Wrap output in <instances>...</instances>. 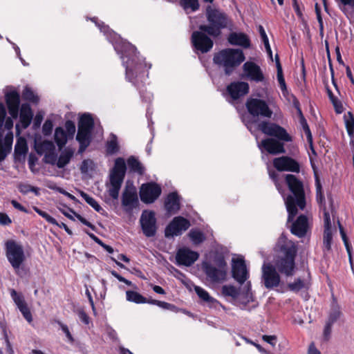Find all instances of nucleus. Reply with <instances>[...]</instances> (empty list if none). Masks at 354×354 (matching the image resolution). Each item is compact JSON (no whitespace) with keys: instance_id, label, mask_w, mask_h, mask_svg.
Instances as JSON below:
<instances>
[{"instance_id":"nucleus-1","label":"nucleus","mask_w":354,"mask_h":354,"mask_svg":"<svg viewBox=\"0 0 354 354\" xmlns=\"http://www.w3.org/2000/svg\"><path fill=\"white\" fill-rule=\"evenodd\" d=\"M285 183L292 194L286 197L285 203L288 213V222L292 221L297 214L299 207L304 209L306 207V196L303 182L293 174L285 176Z\"/></svg>"},{"instance_id":"nucleus-2","label":"nucleus","mask_w":354,"mask_h":354,"mask_svg":"<svg viewBox=\"0 0 354 354\" xmlns=\"http://www.w3.org/2000/svg\"><path fill=\"white\" fill-rule=\"evenodd\" d=\"M278 246L279 254L274 266L281 274L286 277L292 276L296 268L297 245L292 241L284 240L282 243L279 241Z\"/></svg>"},{"instance_id":"nucleus-3","label":"nucleus","mask_w":354,"mask_h":354,"mask_svg":"<svg viewBox=\"0 0 354 354\" xmlns=\"http://www.w3.org/2000/svg\"><path fill=\"white\" fill-rule=\"evenodd\" d=\"M245 55L241 49L225 48L215 53L213 62L222 68L226 75H230L242 62Z\"/></svg>"},{"instance_id":"nucleus-4","label":"nucleus","mask_w":354,"mask_h":354,"mask_svg":"<svg viewBox=\"0 0 354 354\" xmlns=\"http://www.w3.org/2000/svg\"><path fill=\"white\" fill-rule=\"evenodd\" d=\"M205 15L208 24L200 25L198 28L213 37H219L222 29L227 28L230 24V20L225 13L212 8L210 6L206 8Z\"/></svg>"},{"instance_id":"nucleus-5","label":"nucleus","mask_w":354,"mask_h":354,"mask_svg":"<svg viewBox=\"0 0 354 354\" xmlns=\"http://www.w3.org/2000/svg\"><path fill=\"white\" fill-rule=\"evenodd\" d=\"M127 171V165L123 158H118L115 160L114 165L110 171L109 181L110 187L108 190L109 196L114 200H117L119 192L124 181Z\"/></svg>"},{"instance_id":"nucleus-6","label":"nucleus","mask_w":354,"mask_h":354,"mask_svg":"<svg viewBox=\"0 0 354 354\" xmlns=\"http://www.w3.org/2000/svg\"><path fill=\"white\" fill-rule=\"evenodd\" d=\"M202 268L208 281L220 283L225 281L227 276V263L223 258L218 260V267L209 262H203Z\"/></svg>"},{"instance_id":"nucleus-7","label":"nucleus","mask_w":354,"mask_h":354,"mask_svg":"<svg viewBox=\"0 0 354 354\" xmlns=\"http://www.w3.org/2000/svg\"><path fill=\"white\" fill-rule=\"evenodd\" d=\"M6 257L15 270L19 269L25 260L23 246L14 240L5 243Z\"/></svg>"},{"instance_id":"nucleus-8","label":"nucleus","mask_w":354,"mask_h":354,"mask_svg":"<svg viewBox=\"0 0 354 354\" xmlns=\"http://www.w3.org/2000/svg\"><path fill=\"white\" fill-rule=\"evenodd\" d=\"M258 129L266 135L277 138L279 140L283 142L292 141V137L288 133L287 131L277 124L262 121L259 123Z\"/></svg>"},{"instance_id":"nucleus-9","label":"nucleus","mask_w":354,"mask_h":354,"mask_svg":"<svg viewBox=\"0 0 354 354\" xmlns=\"http://www.w3.org/2000/svg\"><path fill=\"white\" fill-rule=\"evenodd\" d=\"M248 113L253 117H263L270 118L272 111L270 109L267 102L258 98H249L245 103Z\"/></svg>"},{"instance_id":"nucleus-10","label":"nucleus","mask_w":354,"mask_h":354,"mask_svg":"<svg viewBox=\"0 0 354 354\" xmlns=\"http://www.w3.org/2000/svg\"><path fill=\"white\" fill-rule=\"evenodd\" d=\"M261 270V282L267 289H272L279 286L281 277L274 265L265 263Z\"/></svg>"},{"instance_id":"nucleus-11","label":"nucleus","mask_w":354,"mask_h":354,"mask_svg":"<svg viewBox=\"0 0 354 354\" xmlns=\"http://www.w3.org/2000/svg\"><path fill=\"white\" fill-rule=\"evenodd\" d=\"M156 214L153 211L144 210L140 218V223L143 234L147 237L154 236L157 232Z\"/></svg>"},{"instance_id":"nucleus-12","label":"nucleus","mask_w":354,"mask_h":354,"mask_svg":"<svg viewBox=\"0 0 354 354\" xmlns=\"http://www.w3.org/2000/svg\"><path fill=\"white\" fill-rule=\"evenodd\" d=\"M205 33L206 32L199 30L198 31H194L191 37L193 46L196 50L202 53L209 52L214 45L212 39Z\"/></svg>"},{"instance_id":"nucleus-13","label":"nucleus","mask_w":354,"mask_h":354,"mask_svg":"<svg viewBox=\"0 0 354 354\" xmlns=\"http://www.w3.org/2000/svg\"><path fill=\"white\" fill-rule=\"evenodd\" d=\"M190 227V222L183 216H176L168 224L165 230V236L167 238L174 237L182 234Z\"/></svg>"},{"instance_id":"nucleus-14","label":"nucleus","mask_w":354,"mask_h":354,"mask_svg":"<svg viewBox=\"0 0 354 354\" xmlns=\"http://www.w3.org/2000/svg\"><path fill=\"white\" fill-rule=\"evenodd\" d=\"M161 187L156 183H147L142 184L140 189L141 201L150 204L153 203L161 194Z\"/></svg>"},{"instance_id":"nucleus-15","label":"nucleus","mask_w":354,"mask_h":354,"mask_svg":"<svg viewBox=\"0 0 354 354\" xmlns=\"http://www.w3.org/2000/svg\"><path fill=\"white\" fill-rule=\"evenodd\" d=\"M273 166L279 171H290L299 173L300 165L295 159L289 156H281L273 160Z\"/></svg>"},{"instance_id":"nucleus-16","label":"nucleus","mask_w":354,"mask_h":354,"mask_svg":"<svg viewBox=\"0 0 354 354\" xmlns=\"http://www.w3.org/2000/svg\"><path fill=\"white\" fill-rule=\"evenodd\" d=\"M139 205L136 188L131 185H127L122 195V205L126 212H131Z\"/></svg>"},{"instance_id":"nucleus-17","label":"nucleus","mask_w":354,"mask_h":354,"mask_svg":"<svg viewBox=\"0 0 354 354\" xmlns=\"http://www.w3.org/2000/svg\"><path fill=\"white\" fill-rule=\"evenodd\" d=\"M243 70L245 73L247 78L251 81L262 82L265 80L260 66L252 62H245L243 66Z\"/></svg>"},{"instance_id":"nucleus-18","label":"nucleus","mask_w":354,"mask_h":354,"mask_svg":"<svg viewBox=\"0 0 354 354\" xmlns=\"http://www.w3.org/2000/svg\"><path fill=\"white\" fill-rule=\"evenodd\" d=\"M198 257L196 252L184 248L178 250L176 260L178 265L190 266L198 259Z\"/></svg>"},{"instance_id":"nucleus-19","label":"nucleus","mask_w":354,"mask_h":354,"mask_svg":"<svg viewBox=\"0 0 354 354\" xmlns=\"http://www.w3.org/2000/svg\"><path fill=\"white\" fill-rule=\"evenodd\" d=\"M232 277L241 285L248 278V272L244 260L236 259L232 268Z\"/></svg>"},{"instance_id":"nucleus-20","label":"nucleus","mask_w":354,"mask_h":354,"mask_svg":"<svg viewBox=\"0 0 354 354\" xmlns=\"http://www.w3.org/2000/svg\"><path fill=\"white\" fill-rule=\"evenodd\" d=\"M5 100L9 114L15 119L17 118L20 104L19 93L16 91L8 92L5 95Z\"/></svg>"},{"instance_id":"nucleus-21","label":"nucleus","mask_w":354,"mask_h":354,"mask_svg":"<svg viewBox=\"0 0 354 354\" xmlns=\"http://www.w3.org/2000/svg\"><path fill=\"white\" fill-rule=\"evenodd\" d=\"M249 84L245 82H234L227 86V92L233 100H237L249 92Z\"/></svg>"},{"instance_id":"nucleus-22","label":"nucleus","mask_w":354,"mask_h":354,"mask_svg":"<svg viewBox=\"0 0 354 354\" xmlns=\"http://www.w3.org/2000/svg\"><path fill=\"white\" fill-rule=\"evenodd\" d=\"M308 228V221L307 216L301 214L297 220L292 223L290 232L299 238L304 237L307 233Z\"/></svg>"},{"instance_id":"nucleus-23","label":"nucleus","mask_w":354,"mask_h":354,"mask_svg":"<svg viewBox=\"0 0 354 354\" xmlns=\"http://www.w3.org/2000/svg\"><path fill=\"white\" fill-rule=\"evenodd\" d=\"M273 138H266L261 141V147L269 153L272 155L284 153L286 152L283 143Z\"/></svg>"},{"instance_id":"nucleus-24","label":"nucleus","mask_w":354,"mask_h":354,"mask_svg":"<svg viewBox=\"0 0 354 354\" xmlns=\"http://www.w3.org/2000/svg\"><path fill=\"white\" fill-rule=\"evenodd\" d=\"M165 208L168 214H176L180 208V197L176 192L169 193L165 200Z\"/></svg>"},{"instance_id":"nucleus-25","label":"nucleus","mask_w":354,"mask_h":354,"mask_svg":"<svg viewBox=\"0 0 354 354\" xmlns=\"http://www.w3.org/2000/svg\"><path fill=\"white\" fill-rule=\"evenodd\" d=\"M228 41L232 45L240 46L245 48L250 46V40L247 35L243 32H232L228 37Z\"/></svg>"},{"instance_id":"nucleus-26","label":"nucleus","mask_w":354,"mask_h":354,"mask_svg":"<svg viewBox=\"0 0 354 354\" xmlns=\"http://www.w3.org/2000/svg\"><path fill=\"white\" fill-rule=\"evenodd\" d=\"M33 113L28 104H23L20 110V122L24 129H26L30 124Z\"/></svg>"},{"instance_id":"nucleus-27","label":"nucleus","mask_w":354,"mask_h":354,"mask_svg":"<svg viewBox=\"0 0 354 354\" xmlns=\"http://www.w3.org/2000/svg\"><path fill=\"white\" fill-rule=\"evenodd\" d=\"M333 302L330 305V312L328 313V317L326 320L327 322L333 324L337 320L341 317L342 313L341 311L340 306L337 304V300L334 297H333Z\"/></svg>"},{"instance_id":"nucleus-28","label":"nucleus","mask_w":354,"mask_h":354,"mask_svg":"<svg viewBox=\"0 0 354 354\" xmlns=\"http://www.w3.org/2000/svg\"><path fill=\"white\" fill-rule=\"evenodd\" d=\"M94 127V120L89 113L82 114L78 122V129L92 131Z\"/></svg>"},{"instance_id":"nucleus-29","label":"nucleus","mask_w":354,"mask_h":354,"mask_svg":"<svg viewBox=\"0 0 354 354\" xmlns=\"http://www.w3.org/2000/svg\"><path fill=\"white\" fill-rule=\"evenodd\" d=\"M73 153L74 151L71 149H65L64 151H62L59 155V157L58 158V160H57V167L59 169L64 168L70 162Z\"/></svg>"},{"instance_id":"nucleus-30","label":"nucleus","mask_w":354,"mask_h":354,"mask_svg":"<svg viewBox=\"0 0 354 354\" xmlns=\"http://www.w3.org/2000/svg\"><path fill=\"white\" fill-rule=\"evenodd\" d=\"M55 141L57 145L59 147V149L61 150L67 142V134L62 127H57L55 131Z\"/></svg>"},{"instance_id":"nucleus-31","label":"nucleus","mask_w":354,"mask_h":354,"mask_svg":"<svg viewBox=\"0 0 354 354\" xmlns=\"http://www.w3.org/2000/svg\"><path fill=\"white\" fill-rule=\"evenodd\" d=\"M28 151L26 140L20 137L17 139L15 146V158H19L21 156H24Z\"/></svg>"},{"instance_id":"nucleus-32","label":"nucleus","mask_w":354,"mask_h":354,"mask_svg":"<svg viewBox=\"0 0 354 354\" xmlns=\"http://www.w3.org/2000/svg\"><path fill=\"white\" fill-rule=\"evenodd\" d=\"M127 164L131 171L142 175L145 172V167L142 163L134 156H131L127 160Z\"/></svg>"},{"instance_id":"nucleus-33","label":"nucleus","mask_w":354,"mask_h":354,"mask_svg":"<svg viewBox=\"0 0 354 354\" xmlns=\"http://www.w3.org/2000/svg\"><path fill=\"white\" fill-rule=\"evenodd\" d=\"M194 290L198 297L202 299L203 301L206 302L209 305H214V304L218 303L216 299L212 297L209 293L203 288L199 286H195Z\"/></svg>"},{"instance_id":"nucleus-34","label":"nucleus","mask_w":354,"mask_h":354,"mask_svg":"<svg viewBox=\"0 0 354 354\" xmlns=\"http://www.w3.org/2000/svg\"><path fill=\"white\" fill-rule=\"evenodd\" d=\"M310 283L308 282H305L304 280L300 278H297L295 280L293 283H290L288 284V288L292 292H297L299 290L305 288L308 289Z\"/></svg>"},{"instance_id":"nucleus-35","label":"nucleus","mask_w":354,"mask_h":354,"mask_svg":"<svg viewBox=\"0 0 354 354\" xmlns=\"http://www.w3.org/2000/svg\"><path fill=\"white\" fill-rule=\"evenodd\" d=\"M36 151L39 154L50 153L55 151V145L51 141L44 140L36 147Z\"/></svg>"},{"instance_id":"nucleus-36","label":"nucleus","mask_w":354,"mask_h":354,"mask_svg":"<svg viewBox=\"0 0 354 354\" xmlns=\"http://www.w3.org/2000/svg\"><path fill=\"white\" fill-rule=\"evenodd\" d=\"M315 187H316V199L319 204L326 206L325 198L322 190V185L319 177L315 176Z\"/></svg>"},{"instance_id":"nucleus-37","label":"nucleus","mask_w":354,"mask_h":354,"mask_svg":"<svg viewBox=\"0 0 354 354\" xmlns=\"http://www.w3.org/2000/svg\"><path fill=\"white\" fill-rule=\"evenodd\" d=\"M106 152L109 154H115L119 151V146L118 143L117 136L114 134L111 135L110 140L107 141L106 145Z\"/></svg>"},{"instance_id":"nucleus-38","label":"nucleus","mask_w":354,"mask_h":354,"mask_svg":"<svg viewBox=\"0 0 354 354\" xmlns=\"http://www.w3.org/2000/svg\"><path fill=\"white\" fill-rule=\"evenodd\" d=\"M126 295L127 299L129 301L136 304H145L147 302V299L137 292L128 290L126 292Z\"/></svg>"},{"instance_id":"nucleus-39","label":"nucleus","mask_w":354,"mask_h":354,"mask_svg":"<svg viewBox=\"0 0 354 354\" xmlns=\"http://www.w3.org/2000/svg\"><path fill=\"white\" fill-rule=\"evenodd\" d=\"M80 196L85 200V201L91 205L96 212H101V211L103 210V209L101 207V206L98 204V203L91 196H90L88 194L85 193L83 191H81L80 192Z\"/></svg>"},{"instance_id":"nucleus-40","label":"nucleus","mask_w":354,"mask_h":354,"mask_svg":"<svg viewBox=\"0 0 354 354\" xmlns=\"http://www.w3.org/2000/svg\"><path fill=\"white\" fill-rule=\"evenodd\" d=\"M76 140L78 141V142L91 143V131L78 129Z\"/></svg>"},{"instance_id":"nucleus-41","label":"nucleus","mask_w":354,"mask_h":354,"mask_svg":"<svg viewBox=\"0 0 354 354\" xmlns=\"http://www.w3.org/2000/svg\"><path fill=\"white\" fill-rule=\"evenodd\" d=\"M345 125L349 136L353 137L354 133V116L351 112L344 116Z\"/></svg>"},{"instance_id":"nucleus-42","label":"nucleus","mask_w":354,"mask_h":354,"mask_svg":"<svg viewBox=\"0 0 354 354\" xmlns=\"http://www.w3.org/2000/svg\"><path fill=\"white\" fill-rule=\"evenodd\" d=\"M332 233L330 229H325L323 236L324 251H330L331 250Z\"/></svg>"},{"instance_id":"nucleus-43","label":"nucleus","mask_w":354,"mask_h":354,"mask_svg":"<svg viewBox=\"0 0 354 354\" xmlns=\"http://www.w3.org/2000/svg\"><path fill=\"white\" fill-rule=\"evenodd\" d=\"M258 30H259V34L261 35V37L262 39V41L263 42V44L265 46V48L266 49V51H267L268 55L270 56V57L271 59H272V53L271 48L270 46L268 38L267 37L266 31L261 25H259L258 26Z\"/></svg>"},{"instance_id":"nucleus-44","label":"nucleus","mask_w":354,"mask_h":354,"mask_svg":"<svg viewBox=\"0 0 354 354\" xmlns=\"http://www.w3.org/2000/svg\"><path fill=\"white\" fill-rule=\"evenodd\" d=\"M22 97L24 100H28L30 102L37 104L39 102V97L36 95L32 89L28 86H26L23 93Z\"/></svg>"},{"instance_id":"nucleus-45","label":"nucleus","mask_w":354,"mask_h":354,"mask_svg":"<svg viewBox=\"0 0 354 354\" xmlns=\"http://www.w3.org/2000/svg\"><path fill=\"white\" fill-rule=\"evenodd\" d=\"M277 77V80H278V82H279V84L280 88H281V91L283 93V95L285 97H287V95L289 93H288V89H287V86H286V82H285V79L283 77L282 68L278 67Z\"/></svg>"},{"instance_id":"nucleus-46","label":"nucleus","mask_w":354,"mask_h":354,"mask_svg":"<svg viewBox=\"0 0 354 354\" xmlns=\"http://www.w3.org/2000/svg\"><path fill=\"white\" fill-rule=\"evenodd\" d=\"M189 236L195 244H200L205 239L204 234L198 230H192L189 232Z\"/></svg>"},{"instance_id":"nucleus-47","label":"nucleus","mask_w":354,"mask_h":354,"mask_svg":"<svg viewBox=\"0 0 354 354\" xmlns=\"http://www.w3.org/2000/svg\"><path fill=\"white\" fill-rule=\"evenodd\" d=\"M180 4L185 10L196 11L199 8L198 0H180Z\"/></svg>"},{"instance_id":"nucleus-48","label":"nucleus","mask_w":354,"mask_h":354,"mask_svg":"<svg viewBox=\"0 0 354 354\" xmlns=\"http://www.w3.org/2000/svg\"><path fill=\"white\" fill-rule=\"evenodd\" d=\"M222 294L225 296L236 298L239 295V290L233 286L225 285L222 287Z\"/></svg>"},{"instance_id":"nucleus-49","label":"nucleus","mask_w":354,"mask_h":354,"mask_svg":"<svg viewBox=\"0 0 354 354\" xmlns=\"http://www.w3.org/2000/svg\"><path fill=\"white\" fill-rule=\"evenodd\" d=\"M33 209L42 218H44L48 223L53 224V225H58L57 221L55 218L50 216L48 214H47L46 212L42 211L39 208H38L36 206L33 207Z\"/></svg>"},{"instance_id":"nucleus-50","label":"nucleus","mask_w":354,"mask_h":354,"mask_svg":"<svg viewBox=\"0 0 354 354\" xmlns=\"http://www.w3.org/2000/svg\"><path fill=\"white\" fill-rule=\"evenodd\" d=\"M10 296L17 307H19L20 306L26 304L23 295L20 293H18L15 290L12 289L10 290Z\"/></svg>"},{"instance_id":"nucleus-51","label":"nucleus","mask_w":354,"mask_h":354,"mask_svg":"<svg viewBox=\"0 0 354 354\" xmlns=\"http://www.w3.org/2000/svg\"><path fill=\"white\" fill-rule=\"evenodd\" d=\"M18 308L23 315L24 317L27 320V322L30 323L32 321V317L26 303L22 306H20L18 307Z\"/></svg>"},{"instance_id":"nucleus-52","label":"nucleus","mask_w":354,"mask_h":354,"mask_svg":"<svg viewBox=\"0 0 354 354\" xmlns=\"http://www.w3.org/2000/svg\"><path fill=\"white\" fill-rule=\"evenodd\" d=\"M44 162L47 164L54 165L57 163V155L54 151L46 153L44 157Z\"/></svg>"},{"instance_id":"nucleus-53","label":"nucleus","mask_w":354,"mask_h":354,"mask_svg":"<svg viewBox=\"0 0 354 354\" xmlns=\"http://www.w3.org/2000/svg\"><path fill=\"white\" fill-rule=\"evenodd\" d=\"M48 187L50 189L55 190L60 194H64V196H67L72 201H77V198L73 195L71 194L70 193H68V192H66L65 189L60 187H57V185H50L48 186Z\"/></svg>"},{"instance_id":"nucleus-54","label":"nucleus","mask_w":354,"mask_h":354,"mask_svg":"<svg viewBox=\"0 0 354 354\" xmlns=\"http://www.w3.org/2000/svg\"><path fill=\"white\" fill-rule=\"evenodd\" d=\"M53 122L50 120H46L42 127V132L44 136H49L53 131Z\"/></svg>"},{"instance_id":"nucleus-55","label":"nucleus","mask_w":354,"mask_h":354,"mask_svg":"<svg viewBox=\"0 0 354 354\" xmlns=\"http://www.w3.org/2000/svg\"><path fill=\"white\" fill-rule=\"evenodd\" d=\"M70 211L74 214V215L75 216V217L82 223H83L84 225L89 227L90 228H91L93 231H95L96 230V227L95 225H93L92 223H91L89 221H88L86 218H84L83 216H82L80 214H77L76 212H75L72 209H69Z\"/></svg>"},{"instance_id":"nucleus-56","label":"nucleus","mask_w":354,"mask_h":354,"mask_svg":"<svg viewBox=\"0 0 354 354\" xmlns=\"http://www.w3.org/2000/svg\"><path fill=\"white\" fill-rule=\"evenodd\" d=\"M12 140H13L12 135L8 134L6 136L3 142H2L0 140V145L1 146H3L5 148H6L7 150H10L11 151Z\"/></svg>"},{"instance_id":"nucleus-57","label":"nucleus","mask_w":354,"mask_h":354,"mask_svg":"<svg viewBox=\"0 0 354 354\" xmlns=\"http://www.w3.org/2000/svg\"><path fill=\"white\" fill-rule=\"evenodd\" d=\"M65 128L66 129L68 136L73 137L75 133V123L71 120H67L65 123Z\"/></svg>"},{"instance_id":"nucleus-58","label":"nucleus","mask_w":354,"mask_h":354,"mask_svg":"<svg viewBox=\"0 0 354 354\" xmlns=\"http://www.w3.org/2000/svg\"><path fill=\"white\" fill-rule=\"evenodd\" d=\"M3 336H4V340L6 342V352L8 354H15V351L12 348V344L9 340V338H8V334H7V332L6 330H3Z\"/></svg>"},{"instance_id":"nucleus-59","label":"nucleus","mask_w":354,"mask_h":354,"mask_svg":"<svg viewBox=\"0 0 354 354\" xmlns=\"http://www.w3.org/2000/svg\"><path fill=\"white\" fill-rule=\"evenodd\" d=\"M43 118H44V115L42 113L38 112L36 114L35 119H34L33 127H32L34 129H37L40 127L41 122L43 120Z\"/></svg>"},{"instance_id":"nucleus-60","label":"nucleus","mask_w":354,"mask_h":354,"mask_svg":"<svg viewBox=\"0 0 354 354\" xmlns=\"http://www.w3.org/2000/svg\"><path fill=\"white\" fill-rule=\"evenodd\" d=\"M77 315L80 319L85 324H89V317L87 315L86 312L83 309H78Z\"/></svg>"},{"instance_id":"nucleus-61","label":"nucleus","mask_w":354,"mask_h":354,"mask_svg":"<svg viewBox=\"0 0 354 354\" xmlns=\"http://www.w3.org/2000/svg\"><path fill=\"white\" fill-rule=\"evenodd\" d=\"M57 324L60 326L62 330L65 333L66 336L68 337L69 341L71 342H73L74 341V339H73V337L72 335L71 334V333H70V331L68 330V326L64 324L63 323H62L59 321H57Z\"/></svg>"},{"instance_id":"nucleus-62","label":"nucleus","mask_w":354,"mask_h":354,"mask_svg":"<svg viewBox=\"0 0 354 354\" xmlns=\"http://www.w3.org/2000/svg\"><path fill=\"white\" fill-rule=\"evenodd\" d=\"M91 160H84L82 162L80 170L82 173H87L88 171L89 167L93 165Z\"/></svg>"},{"instance_id":"nucleus-63","label":"nucleus","mask_w":354,"mask_h":354,"mask_svg":"<svg viewBox=\"0 0 354 354\" xmlns=\"http://www.w3.org/2000/svg\"><path fill=\"white\" fill-rule=\"evenodd\" d=\"M157 306L165 310H174L176 308V306L174 305L159 300L157 302Z\"/></svg>"},{"instance_id":"nucleus-64","label":"nucleus","mask_w":354,"mask_h":354,"mask_svg":"<svg viewBox=\"0 0 354 354\" xmlns=\"http://www.w3.org/2000/svg\"><path fill=\"white\" fill-rule=\"evenodd\" d=\"M262 339L266 342H267L274 346L276 344L277 338L276 335H263Z\"/></svg>"}]
</instances>
